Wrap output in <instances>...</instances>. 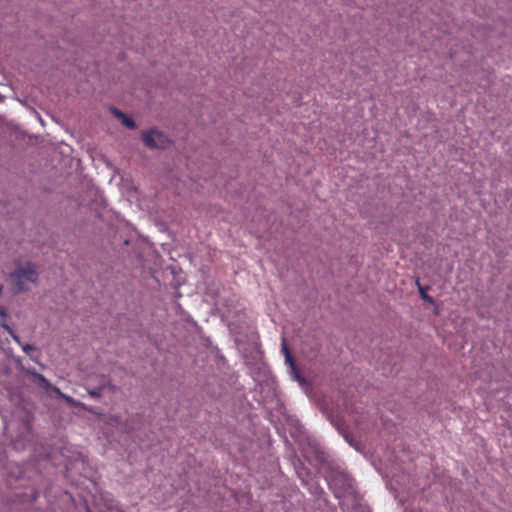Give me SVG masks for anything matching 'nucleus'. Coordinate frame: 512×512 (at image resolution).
<instances>
[{"label":"nucleus","instance_id":"obj_11","mask_svg":"<svg viewBox=\"0 0 512 512\" xmlns=\"http://www.w3.org/2000/svg\"><path fill=\"white\" fill-rule=\"evenodd\" d=\"M52 390H53V391H54V392H55L59 397H61V394H63V393L60 391V389H59V388H57V387H53V388H52Z\"/></svg>","mask_w":512,"mask_h":512},{"label":"nucleus","instance_id":"obj_5","mask_svg":"<svg viewBox=\"0 0 512 512\" xmlns=\"http://www.w3.org/2000/svg\"><path fill=\"white\" fill-rule=\"evenodd\" d=\"M67 404H69L70 406H73V407H79V408H82L88 412H92V408H89L88 406H86L84 403L80 402V401H77L75 399H73L72 397H70L69 395L67 394H61V397Z\"/></svg>","mask_w":512,"mask_h":512},{"label":"nucleus","instance_id":"obj_7","mask_svg":"<svg viewBox=\"0 0 512 512\" xmlns=\"http://www.w3.org/2000/svg\"><path fill=\"white\" fill-rule=\"evenodd\" d=\"M419 292H420L421 298H422L424 301H426V302H428V303H431V304H432V303H434L433 299H432L430 296H428V295L426 294V292H425L424 288H423V287H421L420 285H419Z\"/></svg>","mask_w":512,"mask_h":512},{"label":"nucleus","instance_id":"obj_6","mask_svg":"<svg viewBox=\"0 0 512 512\" xmlns=\"http://www.w3.org/2000/svg\"><path fill=\"white\" fill-rule=\"evenodd\" d=\"M21 348L32 360L36 361V358H34L32 355V352L37 350V348L34 345L21 344Z\"/></svg>","mask_w":512,"mask_h":512},{"label":"nucleus","instance_id":"obj_2","mask_svg":"<svg viewBox=\"0 0 512 512\" xmlns=\"http://www.w3.org/2000/svg\"><path fill=\"white\" fill-rule=\"evenodd\" d=\"M141 139L149 149L164 150L168 149L172 144L168 135L156 127L142 131Z\"/></svg>","mask_w":512,"mask_h":512},{"label":"nucleus","instance_id":"obj_10","mask_svg":"<svg viewBox=\"0 0 512 512\" xmlns=\"http://www.w3.org/2000/svg\"><path fill=\"white\" fill-rule=\"evenodd\" d=\"M37 377L44 384H46V385L48 384V381L46 380V378L43 375L37 374Z\"/></svg>","mask_w":512,"mask_h":512},{"label":"nucleus","instance_id":"obj_4","mask_svg":"<svg viewBox=\"0 0 512 512\" xmlns=\"http://www.w3.org/2000/svg\"><path fill=\"white\" fill-rule=\"evenodd\" d=\"M112 112L121 121V123L123 125H125L126 127L130 128V129L135 128V122L131 118H129L127 115H125L123 112H121L117 109H113Z\"/></svg>","mask_w":512,"mask_h":512},{"label":"nucleus","instance_id":"obj_3","mask_svg":"<svg viewBox=\"0 0 512 512\" xmlns=\"http://www.w3.org/2000/svg\"><path fill=\"white\" fill-rule=\"evenodd\" d=\"M282 351L285 355V363L288 365L289 368V374L291 378L295 381H297L302 387L305 386L306 381L305 379L300 375L293 358L289 352L288 347L286 346L285 340L282 342Z\"/></svg>","mask_w":512,"mask_h":512},{"label":"nucleus","instance_id":"obj_8","mask_svg":"<svg viewBox=\"0 0 512 512\" xmlns=\"http://www.w3.org/2000/svg\"><path fill=\"white\" fill-rule=\"evenodd\" d=\"M88 394L93 398H100L102 395V387L88 390Z\"/></svg>","mask_w":512,"mask_h":512},{"label":"nucleus","instance_id":"obj_9","mask_svg":"<svg viewBox=\"0 0 512 512\" xmlns=\"http://www.w3.org/2000/svg\"><path fill=\"white\" fill-rule=\"evenodd\" d=\"M7 330L10 333V335L12 336V338L14 339V341L21 346V344H23V343L20 341V338L9 327H7Z\"/></svg>","mask_w":512,"mask_h":512},{"label":"nucleus","instance_id":"obj_1","mask_svg":"<svg viewBox=\"0 0 512 512\" xmlns=\"http://www.w3.org/2000/svg\"><path fill=\"white\" fill-rule=\"evenodd\" d=\"M38 277L37 267L31 261H15V269L10 273L17 292L28 290L30 285L37 283Z\"/></svg>","mask_w":512,"mask_h":512},{"label":"nucleus","instance_id":"obj_12","mask_svg":"<svg viewBox=\"0 0 512 512\" xmlns=\"http://www.w3.org/2000/svg\"><path fill=\"white\" fill-rule=\"evenodd\" d=\"M111 419H113L114 421L117 422L119 420V417L118 416H113V417H111Z\"/></svg>","mask_w":512,"mask_h":512}]
</instances>
